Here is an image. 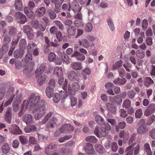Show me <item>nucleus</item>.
I'll use <instances>...</instances> for the list:
<instances>
[{
  "instance_id": "obj_61",
  "label": "nucleus",
  "mask_w": 155,
  "mask_h": 155,
  "mask_svg": "<svg viewBox=\"0 0 155 155\" xmlns=\"http://www.w3.org/2000/svg\"><path fill=\"white\" fill-rule=\"evenodd\" d=\"M49 45L53 47H57L59 46V44L57 40L56 39H54L53 41L50 42Z\"/></svg>"
},
{
  "instance_id": "obj_43",
  "label": "nucleus",
  "mask_w": 155,
  "mask_h": 155,
  "mask_svg": "<svg viewBox=\"0 0 155 155\" xmlns=\"http://www.w3.org/2000/svg\"><path fill=\"white\" fill-rule=\"evenodd\" d=\"M136 94L135 91L133 90H130L127 93V96L130 99H133L134 98Z\"/></svg>"
},
{
  "instance_id": "obj_17",
  "label": "nucleus",
  "mask_w": 155,
  "mask_h": 155,
  "mask_svg": "<svg viewBox=\"0 0 155 155\" xmlns=\"http://www.w3.org/2000/svg\"><path fill=\"white\" fill-rule=\"evenodd\" d=\"M36 78H38L37 84L39 86L42 85L46 80V76L44 74L41 75H37V74H36Z\"/></svg>"
},
{
  "instance_id": "obj_40",
  "label": "nucleus",
  "mask_w": 155,
  "mask_h": 155,
  "mask_svg": "<svg viewBox=\"0 0 155 155\" xmlns=\"http://www.w3.org/2000/svg\"><path fill=\"white\" fill-rule=\"evenodd\" d=\"M107 23L110 30L113 31L115 30L114 26L112 19L111 18H109L107 20Z\"/></svg>"
},
{
  "instance_id": "obj_10",
  "label": "nucleus",
  "mask_w": 155,
  "mask_h": 155,
  "mask_svg": "<svg viewBox=\"0 0 155 155\" xmlns=\"http://www.w3.org/2000/svg\"><path fill=\"white\" fill-rule=\"evenodd\" d=\"M84 149L87 154L91 155L95 153L94 149L92 144L91 143H87Z\"/></svg>"
},
{
  "instance_id": "obj_33",
  "label": "nucleus",
  "mask_w": 155,
  "mask_h": 155,
  "mask_svg": "<svg viewBox=\"0 0 155 155\" xmlns=\"http://www.w3.org/2000/svg\"><path fill=\"white\" fill-rule=\"evenodd\" d=\"M61 59L64 62H65L67 64H68L70 63L69 58L68 56L64 52L61 53Z\"/></svg>"
},
{
  "instance_id": "obj_38",
  "label": "nucleus",
  "mask_w": 155,
  "mask_h": 155,
  "mask_svg": "<svg viewBox=\"0 0 155 155\" xmlns=\"http://www.w3.org/2000/svg\"><path fill=\"white\" fill-rule=\"evenodd\" d=\"M87 142L95 143L97 141V139L93 136H89L85 138Z\"/></svg>"
},
{
  "instance_id": "obj_12",
  "label": "nucleus",
  "mask_w": 155,
  "mask_h": 155,
  "mask_svg": "<svg viewBox=\"0 0 155 155\" xmlns=\"http://www.w3.org/2000/svg\"><path fill=\"white\" fill-rule=\"evenodd\" d=\"M71 57H76L77 60L79 61H83L85 59V56L79 52L74 51L73 53L71 55Z\"/></svg>"
},
{
  "instance_id": "obj_8",
  "label": "nucleus",
  "mask_w": 155,
  "mask_h": 155,
  "mask_svg": "<svg viewBox=\"0 0 155 155\" xmlns=\"http://www.w3.org/2000/svg\"><path fill=\"white\" fill-rule=\"evenodd\" d=\"M155 111V104L152 103L150 104L145 110L144 115L146 116H148L152 113H154Z\"/></svg>"
},
{
  "instance_id": "obj_3",
  "label": "nucleus",
  "mask_w": 155,
  "mask_h": 155,
  "mask_svg": "<svg viewBox=\"0 0 155 155\" xmlns=\"http://www.w3.org/2000/svg\"><path fill=\"white\" fill-rule=\"evenodd\" d=\"M94 132L96 136L99 137H106L108 134V132L104 128L102 127L99 129V127L98 126L96 127L95 128Z\"/></svg>"
},
{
  "instance_id": "obj_59",
  "label": "nucleus",
  "mask_w": 155,
  "mask_h": 155,
  "mask_svg": "<svg viewBox=\"0 0 155 155\" xmlns=\"http://www.w3.org/2000/svg\"><path fill=\"white\" fill-rule=\"evenodd\" d=\"M38 140L44 142L47 140L48 137L45 136L38 134Z\"/></svg>"
},
{
  "instance_id": "obj_4",
  "label": "nucleus",
  "mask_w": 155,
  "mask_h": 155,
  "mask_svg": "<svg viewBox=\"0 0 155 155\" xmlns=\"http://www.w3.org/2000/svg\"><path fill=\"white\" fill-rule=\"evenodd\" d=\"M15 17L17 21L19 23L23 24L27 21V18L26 16L19 12L16 13Z\"/></svg>"
},
{
  "instance_id": "obj_50",
  "label": "nucleus",
  "mask_w": 155,
  "mask_h": 155,
  "mask_svg": "<svg viewBox=\"0 0 155 155\" xmlns=\"http://www.w3.org/2000/svg\"><path fill=\"white\" fill-rule=\"evenodd\" d=\"M19 140L22 144H26L28 142V139L26 137L22 135L19 136Z\"/></svg>"
},
{
  "instance_id": "obj_51",
  "label": "nucleus",
  "mask_w": 155,
  "mask_h": 155,
  "mask_svg": "<svg viewBox=\"0 0 155 155\" xmlns=\"http://www.w3.org/2000/svg\"><path fill=\"white\" fill-rule=\"evenodd\" d=\"M135 143H133L132 144L127 147L125 150V152L133 153V147L135 146Z\"/></svg>"
},
{
  "instance_id": "obj_31",
  "label": "nucleus",
  "mask_w": 155,
  "mask_h": 155,
  "mask_svg": "<svg viewBox=\"0 0 155 155\" xmlns=\"http://www.w3.org/2000/svg\"><path fill=\"white\" fill-rule=\"evenodd\" d=\"M47 13L49 18L52 20L55 19L57 17L56 13L51 9H48Z\"/></svg>"
},
{
  "instance_id": "obj_53",
  "label": "nucleus",
  "mask_w": 155,
  "mask_h": 155,
  "mask_svg": "<svg viewBox=\"0 0 155 155\" xmlns=\"http://www.w3.org/2000/svg\"><path fill=\"white\" fill-rule=\"evenodd\" d=\"M36 45L35 43H32L28 44L27 47V50L28 52L31 51L33 48L36 47Z\"/></svg>"
},
{
  "instance_id": "obj_60",
  "label": "nucleus",
  "mask_w": 155,
  "mask_h": 155,
  "mask_svg": "<svg viewBox=\"0 0 155 155\" xmlns=\"http://www.w3.org/2000/svg\"><path fill=\"white\" fill-rule=\"evenodd\" d=\"M27 44L26 41L24 39H21L19 43V45L20 48H25Z\"/></svg>"
},
{
  "instance_id": "obj_29",
  "label": "nucleus",
  "mask_w": 155,
  "mask_h": 155,
  "mask_svg": "<svg viewBox=\"0 0 155 155\" xmlns=\"http://www.w3.org/2000/svg\"><path fill=\"white\" fill-rule=\"evenodd\" d=\"M95 120L97 124L101 126L104 124V120L101 116L99 115H97L95 116Z\"/></svg>"
},
{
  "instance_id": "obj_54",
  "label": "nucleus",
  "mask_w": 155,
  "mask_h": 155,
  "mask_svg": "<svg viewBox=\"0 0 155 155\" xmlns=\"http://www.w3.org/2000/svg\"><path fill=\"white\" fill-rule=\"evenodd\" d=\"M56 57V55L54 53L51 52L48 55V59L51 62L55 60Z\"/></svg>"
},
{
  "instance_id": "obj_1",
  "label": "nucleus",
  "mask_w": 155,
  "mask_h": 155,
  "mask_svg": "<svg viewBox=\"0 0 155 155\" xmlns=\"http://www.w3.org/2000/svg\"><path fill=\"white\" fill-rule=\"evenodd\" d=\"M26 109H32V112L35 114L34 117L36 120H39L44 116L46 110V105L45 101L40 96H35L24 101L22 104Z\"/></svg>"
},
{
  "instance_id": "obj_49",
  "label": "nucleus",
  "mask_w": 155,
  "mask_h": 155,
  "mask_svg": "<svg viewBox=\"0 0 155 155\" xmlns=\"http://www.w3.org/2000/svg\"><path fill=\"white\" fill-rule=\"evenodd\" d=\"M143 115L142 110L140 109H137L135 111V117L137 118H141Z\"/></svg>"
},
{
  "instance_id": "obj_11",
  "label": "nucleus",
  "mask_w": 155,
  "mask_h": 155,
  "mask_svg": "<svg viewBox=\"0 0 155 155\" xmlns=\"http://www.w3.org/2000/svg\"><path fill=\"white\" fill-rule=\"evenodd\" d=\"M22 120L27 125H28L32 124L33 122V117L30 114H26L23 115Z\"/></svg>"
},
{
  "instance_id": "obj_35",
  "label": "nucleus",
  "mask_w": 155,
  "mask_h": 155,
  "mask_svg": "<svg viewBox=\"0 0 155 155\" xmlns=\"http://www.w3.org/2000/svg\"><path fill=\"white\" fill-rule=\"evenodd\" d=\"M24 54L23 50L20 49L17 50L15 51L14 53V55L15 58H21L23 56Z\"/></svg>"
},
{
  "instance_id": "obj_9",
  "label": "nucleus",
  "mask_w": 155,
  "mask_h": 155,
  "mask_svg": "<svg viewBox=\"0 0 155 155\" xmlns=\"http://www.w3.org/2000/svg\"><path fill=\"white\" fill-rule=\"evenodd\" d=\"M69 5V8L68 9V12L70 11L71 8L74 13L80 12L81 7H80L79 4L77 2L72 3L71 4H70Z\"/></svg>"
},
{
  "instance_id": "obj_34",
  "label": "nucleus",
  "mask_w": 155,
  "mask_h": 155,
  "mask_svg": "<svg viewBox=\"0 0 155 155\" xmlns=\"http://www.w3.org/2000/svg\"><path fill=\"white\" fill-rule=\"evenodd\" d=\"M53 114L52 112H50L48 113L45 116L41 122V124H45L48 120L52 116Z\"/></svg>"
},
{
  "instance_id": "obj_39",
  "label": "nucleus",
  "mask_w": 155,
  "mask_h": 155,
  "mask_svg": "<svg viewBox=\"0 0 155 155\" xmlns=\"http://www.w3.org/2000/svg\"><path fill=\"white\" fill-rule=\"evenodd\" d=\"M45 69L46 66L45 65L43 64L41 65L37 69L36 74L38 75L42 74Z\"/></svg>"
},
{
  "instance_id": "obj_15",
  "label": "nucleus",
  "mask_w": 155,
  "mask_h": 155,
  "mask_svg": "<svg viewBox=\"0 0 155 155\" xmlns=\"http://www.w3.org/2000/svg\"><path fill=\"white\" fill-rule=\"evenodd\" d=\"M71 67L73 69L76 71L81 70L83 68L81 63L78 62L72 63L71 65Z\"/></svg>"
},
{
  "instance_id": "obj_62",
  "label": "nucleus",
  "mask_w": 155,
  "mask_h": 155,
  "mask_svg": "<svg viewBox=\"0 0 155 155\" xmlns=\"http://www.w3.org/2000/svg\"><path fill=\"white\" fill-rule=\"evenodd\" d=\"M123 66L125 68L126 71L128 72H130V69L132 67L131 64L129 63L124 64Z\"/></svg>"
},
{
  "instance_id": "obj_28",
  "label": "nucleus",
  "mask_w": 155,
  "mask_h": 155,
  "mask_svg": "<svg viewBox=\"0 0 155 155\" xmlns=\"http://www.w3.org/2000/svg\"><path fill=\"white\" fill-rule=\"evenodd\" d=\"M1 150L2 152L4 154H7L10 151V148L9 144L7 143H5L2 146Z\"/></svg>"
},
{
  "instance_id": "obj_37",
  "label": "nucleus",
  "mask_w": 155,
  "mask_h": 155,
  "mask_svg": "<svg viewBox=\"0 0 155 155\" xmlns=\"http://www.w3.org/2000/svg\"><path fill=\"white\" fill-rule=\"evenodd\" d=\"M54 74L57 77L61 76L62 74V69L59 67H57L54 68Z\"/></svg>"
},
{
  "instance_id": "obj_20",
  "label": "nucleus",
  "mask_w": 155,
  "mask_h": 155,
  "mask_svg": "<svg viewBox=\"0 0 155 155\" xmlns=\"http://www.w3.org/2000/svg\"><path fill=\"white\" fill-rule=\"evenodd\" d=\"M14 6L16 10H22L23 7L22 0H15Z\"/></svg>"
},
{
  "instance_id": "obj_32",
  "label": "nucleus",
  "mask_w": 155,
  "mask_h": 155,
  "mask_svg": "<svg viewBox=\"0 0 155 155\" xmlns=\"http://www.w3.org/2000/svg\"><path fill=\"white\" fill-rule=\"evenodd\" d=\"M76 32V29L75 27L74 26H71L69 27L67 29L68 34L71 36H73L75 35Z\"/></svg>"
},
{
  "instance_id": "obj_6",
  "label": "nucleus",
  "mask_w": 155,
  "mask_h": 155,
  "mask_svg": "<svg viewBox=\"0 0 155 155\" xmlns=\"http://www.w3.org/2000/svg\"><path fill=\"white\" fill-rule=\"evenodd\" d=\"M80 88V86L77 82L73 83L71 85V87L69 84L68 86V93L71 95H74L75 92L72 90L78 91Z\"/></svg>"
},
{
  "instance_id": "obj_26",
  "label": "nucleus",
  "mask_w": 155,
  "mask_h": 155,
  "mask_svg": "<svg viewBox=\"0 0 155 155\" xmlns=\"http://www.w3.org/2000/svg\"><path fill=\"white\" fill-rule=\"evenodd\" d=\"M127 82L126 79L124 78H117L115 79L113 82L115 84H119L120 85H123L125 84Z\"/></svg>"
},
{
  "instance_id": "obj_58",
  "label": "nucleus",
  "mask_w": 155,
  "mask_h": 155,
  "mask_svg": "<svg viewBox=\"0 0 155 155\" xmlns=\"http://www.w3.org/2000/svg\"><path fill=\"white\" fill-rule=\"evenodd\" d=\"M155 120V116L152 114L149 117V120L147 123V124L149 125H150L153 123Z\"/></svg>"
},
{
  "instance_id": "obj_30",
  "label": "nucleus",
  "mask_w": 155,
  "mask_h": 155,
  "mask_svg": "<svg viewBox=\"0 0 155 155\" xmlns=\"http://www.w3.org/2000/svg\"><path fill=\"white\" fill-rule=\"evenodd\" d=\"M37 127L34 125H31L28 126L24 129V131L26 133L33 132L36 130Z\"/></svg>"
},
{
  "instance_id": "obj_19",
  "label": "nucleus",
  "mask_w": 155,
  "mask_h": 155,
  "mask_svg": "<svg viewBox=\"0 0 155 155\" xmlns=\"http://www.w3.org/2000/svg\"><path fill=\"white\" fill-rule=\"evenodd\" d=\"M55 147V145L53 143H51L46 147L45 149V153L48 155H51L52 153V150Z\"/></svg>"
},
{
  "instance_id": "obj_18",
  "label": "nucleus",
  "mask_w": 155,
  "mask_h": 155,
  "mask_svg": "<svg viewBox=\"0 0 155 155\" xmlns=\"http://www.w3.org/2000/svg\"><path fill=\"white\" fill-rule=\"evenodd\" d=\"M45 8L43 7H41L36 11L35 13L37 16L41 17L45 14Z\"/></svg>"
},
{
  "instance_id": "obj_16",
  "label": "nucleus",
  "mask_w": 155,
  "mask_h": 155,
  "mask_svg": "<svg viewBox=\"0 0 155 155\" xmlns=\"http://www.w3.org/2000/svg\"><path fill=\"white\" fill-rule=\"evenodd\" d=\"M9 130L10 132L14 134L19 135L22 134L21 130L17 125H15L12 128H9Z\"/></svg>"
},
{
  "instance_id": "obj_24",
  "label": "nucleus",
  "mask_w": 155,
  "mask_h": 155,
  "mask_svg": "<svg viewBox=\"0 0 155 155\" xmlns=\"http://www.w3.org/2000/svg\"><path fill=\"white\" fill-rule=\"evenodd\" d=\"M106 106L107 110L113 114L116 113L117 109L116 107L114 105L110 103H107Z\"/></svg>"
},
{
  "instance_id": "obj_56",
  "label": "nucleus",
  "mask_w": 155,
  "mask_h": 155,
  "mask_svg": "<svg viewBox=\"0 0 155 155\" xmlns=\"http://www.w3.org/2000/svg\"><path fill=\"white\" fill-rule=\"evenodd\" d=\"M114 101L116 104L118 105H120L122 102V101L120 97L117 95L114 98Z\"/></svg>"
},
{
  "instance_id": "obj_52",
  "label": "nucleus",
  "mask_w": 155,
  "mask_h": 155,
  "mask_svg": "<svg viewBox=\"0 0 155 155\" xmlns=\"http://www.w3.org/2000/svg\"><path fill=\"white\" fill-rule=\"evenodd\" d=\"M122 65V61L120 60L115 63L113 66V69L115 70L118 69Z\"/></svg>"
},
{
  "instance_id": "obj_46",
  "label": "nucleus",
  "mask_w": 155,
  "mask_h": 155,
  "mask_svg": "<svg viewBox=\"0 0 155 155\" xmlns=\"http://www.w3.org/2000/svg\"><path fill=\"white\" fill-rule=\"evenodd\" d=\"M53 22L61 30H63L64 29V27L63 25L59 21L55 20Z\"/></svg>"
},
{
  "instance_id": "obj_23",
  "label": "nucleus",
  "mask_w": 155,
  "mask_h": 155,
  "mask_svg": "<svg viewBox=\"0 0 155 155\" xmlns=\"http://www.w3.org/2000/svg\"><path fill=\"white\" fill-rule=\"evenodd\" d=\"M8 35L11 36H15L16 35L17 31L16 29L12 26L8 27Z\"/></svg>"
},
{
  "instance_id": "obj_45",
  "label": "nucleus",
  "mask_w": 155,
  "mask_h": 155,
  "mask_svg": "<svg viewBox=\"0 0 155 155\" xmlns=\"http://www.w3.org/2000/svg\"><path fill=\"white\" fill-rule=\"evenodd\" d=\"M41 22L38 21L36 20H34L32 21V26L35 28H38L40 25Z\"/></svg>"
},
{
  "instance_id": "obj_57",
  "label": "nucleus",
  "mask_w": 155,
  "mask_h": 155,
  "mask_svg": "<svg viewBox=\"0 0 155 155\" xmlns=\"http://www.w3.org/2000/svg\"><path fill=\"white\" fill-rule=\"evenodd\" d=\"M58 28L55 26H53L51 27L49 29L51 35H55L58 32Z\"/></svg>"
},
{
  "instance_id": "obj_64",
  "label": "nucleus",
  "mask_w": 155,
  "mask_h": 155,
  "mask_svg": "<svg viewBox=\"0 0 155 155\" xmlns=\"http://www.w3.org/2000/svg\"><path fill=\"white\" fill-rule=\"evenodd\" d=\"M32 70V68L31 66H26L25 68L23 70L24 73L27 74L30 73Z\"/></svg>"
},
{
  "instance_id": "obj_27",
  "label": "nucleus",
  "mask_w": 155,
  "mask_h": 155,
  "mask_svg": "<svg viewBox=\"0 0 155 155\" xmlns=\"http://www.w3.org/2000/svg\"><path fill=\"white\" fill-rule=\"evenodd\" d=\"M67 74L68 79L71 81L74 80L77 76L76 72L73 70L68 71Z\"/></svg>"
},
{
  "instance_id": "obj_42",
  "label": "nucleus",
  "mask_w": 155,
  "mask_h": 155,
  "mask_svg": "<svg viewBox=\"0 0 155 155\" xmlns=\"http://www.w3.org/2000/svg\"><path fill=\"white\" fill-rule=\"evenodd\" d=\"M32 60V54L29 53V52L26 54L25 58L22 59V62H24L27 63L28 62L31 61Z\"/></svg>"
},
{
  "instance_id": "obj_7",
  "label": "nucleus",
  "mask_w": 155,
  "mask_h": 155,
  "mask_svg": "<svg viewBox=\"0 0 155 155\" xmlns=\"http://www.w3.org/2000/svg\"><path fill=\"white\" fill-rule=\"evenodd\" d=\"M58 83L60 85H63L62 88L64 91V93H65V95L63 97V98L66 97L67 96L68 91L67 90L68 82L66 79L64 80V78H60L58 80Z\"/></svg>"
},
{
  "instance_id": "obj_5",
  "label": "nucleus",
  "mask_w": 155,
  "mask_h": 155,
  "mask_svg": "<svg viewBox=\"0 0 155 155\" xmlns=\"http://www.w3.org/2000/svg\"><path fill=\"white\" fill-rule=\"evenodd\" d=\"M63 133L67 134L71 133L72 132L74 129V127L70 124H65L62 125L61 127Z\"/></svg>"
},
{
  "instance_id": "obj_13",
  "label": "nucleus",
  "mask_w": 155,
  "mask_h": 155,
  "mask_svg": "<svg viewBox=\"0 0 155 155\" xmlns=\"http://www.w3.org/2000/svg\"><path fill=\"white\" fill-rule=\"evenodd\" d=\"M12 109L8 108L5 114V120L8 124H11L12 119Z\"/></svg>"
},
{
  "instance_id": "obj_25",
  "label": "nucleus",
  "mask_w": 155,
  "mask_h": 155,
  "mask_svg": "<svg viewBox=\"0 0 155 155\" xmlns=\"http://www.w3.org/2000/svg\"><path fill=\"white\" fill-rule=\"evenodd\" d=\"M78 43L80 46L82 45L83 47L86 48H88L90 47V43L87 39H84L81 41H79Z\"/></svg>"
},
{
  "instance_id": "obj_48",
  "label": "nucleus",
  "mask_w": 155,
  "mask_h": 155,
  "mask_svg": "<svg viewBox=\"0 0 155 155\" xmlns=\"http://www.w3.org/2000/svg\"><path fill=\"white\" fill-rule=\"evenodd\" d=\"M131 105V102L129 99L125 100L123 104V107L124 108L127 109L129 108Z\"/></svg>"
},
{
  "instance_id": "obj_14",
  "label": "nucleus",
  "mask_w": 155,
  "mask_h": 155,
  "mask_svg": "<svg viewBox=\"0 0 155 155\" xmlns=\"http://www.w3.org/2000/svg\"><path fill=\"white\" fill-rule=\"evenodd\" d=\"M24 11L27 16L31 19H33L35 16L33 12L28 7H25L24 8Z\"/></svg>"
},
{
  "instance_id": "obj_55",
  "label": "nucleus",
  "mask_w": 155,
  "mask_h": 155,
  "mask_svg": "<svg viewBox=\"0 0 155 155\" xmlns=\"http://www.w3.org/2000/svg\"><path fill=\"white\" fill-rule=\"evenodd\" d=\"M60 99V96L59 94L55 93L53 97V101L54 102L58 103Z\"/></svg>"
},
{
  "instance_id": "obj_36",
  "label": "nucleus",
  "mask_w": 155,
  "mask_h": 155,
  "mask_svg": "<svg viewBox=\"0 0 155 155\" xmlns=\"http://www.w3.org/2000/svg\"><path fill=\"white\" fill-rule=\"evenodd\" d=\"M154 81L149 77H145L144 78V84L147 87H148L150 85L153 83Z\"/></svg>"
},
{
  "instance_id": "obj_22",
  "label": "nucleus",
  "mask_w": 155,
  "mask_h": 155,
  "mask_svg": "<svg viewBox=\"0 0 155 155\" xmlns=\"http://www.w3.org/2000/svg\"><path fill=\"white\" fill-rule=\"evenodd\" d=\"M57 120L56 118L52 117L50 120L48 121L46 125V128H48L51 127V128L54 129V124H56V121H57Z\"/></svg>"
},
{
  "instance_id": "obj_41",
  "label": "nucleus",
  "mask_w": 155,
  "mask_h": 155,
  "mask_svg": "<svg viewBox=\"0 0 155 155\" xmlns=\"http://www.w3.org/2000/svg\"><path fill=\"white\" fill-rule=\"evenodd\" d=\"M144 150L147 155H152L150 145L148 143H146L144 145Z\"/></svg>"
},
{
  "instance_id": "obj_47",
  "label": "nucleus",
  "mask_w": 155,
  "mask_h": 155,
  "mask_svg": "<svg viewBox=\"0 0 155 155\" xmlns=\"http://www.w3.org/2000/svg\"><path fill=\"white\" fill-rule=\"evenodd\" d=\"M95 148L98 153H102L103 150V147L100 144H97L95 145Z\"/></svg>"
},
{
  "instance_id": "obj_63",
  "label": "nucleus",
  "mask_w": 155,
  "mask_h": 155,
  "mask_svg": "<svg viewBox=\"0 0 155 155\" xmlns=\"http://www.w3.org/2000/svg\"><path fill=\"white\" fill-rule=\"evenodd\" d=\"M120 113V116L124 117H126L127 116V114L126 111L124 109H121L119 110Z\"/></svg>"
},
{
  "instance_id": "obj_21",
  "label": "nucleus",
  "mask_w": 155,
  "mask_h": 155,
  "mask_svg": "<svg viewBox=\"0 0 155 155\" xmlns=\"http://www.w3.org/2000/svg\"><path fill=\"white\" fill-rule=\"evenodd\" d=\"M45 91L46 96L49 98L51 97L54 93V89L50 86H48L46 88Z\"/></svg>"
},
{
  "instance_id": "obj_44",
  "label": "nucleus",
  "mask_w": 155,
  "mask_h": 155,
  "mask_svg": "<svg viewBox=\"0 0 155 155\" xmlns=\"http://www.w3.org/2000/svg\"><path fill=\"white\" fill-rule=\"evenodd\" d=\"M136 56L139 58H143L145 56V53L141 50H138L136 52Z\"/></svg>"
},
{
  "instance_id": "obj_2",
  "label": "nucleus",
  "mask_w": 155,
  "mask_h": 155,
  "mask_svg": "<svg viewBox=\"0 0 155 155\" xmlns=\"http://www.w3.org/2000/svg\"><path fill=\"white\" fill-rule=\"evenodd\" d=\"M136 130L137 134L140 135L144 134L148 132V129L145 124V119H142L140 120Z\"/></svg>"
}]
</instances>
